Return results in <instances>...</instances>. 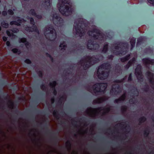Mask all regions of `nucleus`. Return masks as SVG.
I'll use <instances>...</instances> for the list:
<instances>
[{"instance_id": "obj_13", "label": "nucleus", "mask_w": 154, "mask_h": 154, "mask_svg": "<svg viewBox=\"0 0 154 154\" xmlns=\"http://www.w3.org/2000/svg\"><path fill=\"white\" fill-rule=\"evenodd\" d=\"M28 19H30V23L32 25V27H26L25 29V30H26L27 31L29 32H35L37 33L38 34L39 33V31L37 28V27L34 25V23L33 21V18H29V17H28Z\"/></svg>"}, {"instance_id": "obj_2", "label": "nucleus", "mask_w": 154, "mask_h": 154, "mask_svg": "<svg viewBox=\"0 0 154 154\" xmlns=\"http://www.w3.org/2000/svg\"><path fill=\"white\" fill-rule=\"evenodd\" d=\"M87 22L83 19L75 21L73 29V32L76 35H78L80 37L83 35L86 32L87 28Z\"/></svg>"}, {"instance_id": "obj_36", "label": "nucleus", "mask_w": 154, "mask_h": 154, "mask_svg": "<svg viewBox=\"0 0 154 154\" xmlns=\"http://www.w3.org/2000/svg\"><path fill=\"white\" fill-rule=\"evenodd\" d=\"M8 12L10 15H13L14 13L13 11L11 10H9L8 11Z\"/></svg>"}, {"instance_id": "obj_8", "label": "nucleus", "mask_w": 154, "mask_h": 154, "mask_svg": "<svg viewBox=\"0 0 154 154\" xmlns=\"http://www.w3.org/2000/svg\"><path fill=\"white\" fill-rule=\"evenodd\" d=\"M128 45L126 43H120L116 44L115 45V49L116 50V52L115 50L113 53L116 55H121L125 54L127 51Z\"/></svg>"}, {"instance_id": "obj_43", "label": "nucleus", "mask_w": 154, "mask_h": 154, "mask_svg": "<svg viewBox=\"0 0 154 154\" xmlns=\"http://www.w3.org/2000/svg\"><path fill=\"white\" fill-rule=\"evenodd\" d=\"M6 45L8 46H9L10 45V42H9L8 41L6 42Z\"/></svg>"}, {"instance_id": "obj_3", "label": "nucleus", "mask_w": 154, "mask_h": 154, "mask_svg": "<svg viewBox=\"0 0 154 154\" xmlns=\"http://www.w3.org/2000/svg\"><path fill=\"white\" fill-rule=\"evenodd\" d=\"M111 109L109 106H107L105 108L101 107L97 109L91 108H88L86 111V114L93 118H95L99 115H104L109 112Z\"/></svg>"}, {"instance_id": "obj_15", "label": "nucleus", "mask_w": 154, "mask_h": 154, "mask_svg": "<svg viewBox=\"0 0 154 154\" xmlns=\"http://www.w3.org/2000/svg\"><path fill=\"white\" fill-rule=\"evenodd\" d=\"M93 42L91 40H89L88 42V48L89 49L92 50H96L97 49L96 47H98L99 45L97 44L94 45Z\"/></svg>"}, {"instance_id": "obj_26", "label": "nucleus", "mask_w": 154, "mask_h": 154, "mask_svg": "<svg viewBox=\"0 0 154 154\" xmlns=\"http://www.w3.org/2000/svg\"><path fill=\"white\" fill-rule=\"evenodd\" d=\"M61 50H65L66 48V45L65 42L61 43L60 45Z\"/></svg>"}, {"instance_id": "obj_41", "label": "nucleus", "mask_w": 154, "mask_h": 154, "mask_svg": "<svg viewBox=\"0 0 154 154\" xmlns=\"http://www.w3.org/2000/svg\"><path fill=\"white\" fill-rule=\"evenodd\" d=\"M7 14V12L6 11H4L2 12V14L4 16L6 15Z\"/></svg>"}, {"instance_id": "obj_19", "label": "nucleus", "mask_w": 154, "mask_h": 154, "mask_svg": "<svg viewBox=\"0 0 154 154\" xmlns=\"http://www.w3.org/2000/svg\"><path fill=\"white\" fill-rule=\"evenodd\" d=\"M30 14H31L32 16H33L34 17H36L38 19H40L42 17V16L41 15H38L37 13H36L35 11L34 10H31L29 12Z\"/></svg>"}, {"instance_id": "obj_39", "label": "nucleus", "mask_w": 154, "mask_h": 154, "mask_svg": "<svg viewBox=\"0 0 154 154\" xmlns=\"http://www.w3.org/2000/svg\"><path fill=\"white\" fill-rule=\"evenodd\" d=\"M131 79V74H129L128 78V81H130Z\"/></svg>"}, {"instance_id": "obj_50", "label": "nucleus", "mask_w": 154, "mask_h": 154, "mask_svg": "<svg viewBox=\"0 0 154 154\" xmlns=\"http://www.w3.org/2000/svg\"><path fill=\"white\" fill-rule=\"evenodd\" d=\"M54 116H55V114L54 113Z\"/></svg>"}, {"instance_id": "obj_24", "label": "nucleus", "mask_w": 154, "mask_h": 154, "mask_svg": "<svg viewBox=\"0 0 154 154\" xmlns=\"http://www.w3.org/2000/svg\"><path fill=\"white\" fill-rule=\"evenodd\" d=\"M145 38L144 37H140L137 40V46H138L141 42L144 41Z\"/></svg>"}, {"instance_id": "obj_46", "label": "nucleus", "mask_w": 154, "mask_h": 154, "mask_svg": "<svg viewBox=\"0 0 154 154\" xmlns=\"http://www.w3.org/2000/svg\"><path fill=\"white\" fill-rule=\"evenodd\" d=\"M148 134V132H146L145 133V135H147Z\"/></svg>"}, {"instance_id": "obj_29", "label": "nucleus", "mask_w": 154, "mask_h": 154, "mask_svg": "<svg viewBox=\"0 0 154 154\" xmlns=\"http://www.w3.org/2000/svg\"><path fill=\"white\" fill-rule=\"evenodd\" d=\"M148 4L151 6H154V0H147Z\"/></svg>"}, {"instance_id": "obj_51", "label": "nucleus", "mask_w": 154, "mask_h": 154, "mask_svg": "<svg viewBox=\"0 0 154 154\" xmlns=\"http://www.w3.org/2000/svg\"><path fill=\"white\" fill-rule=\"evenodd\" d=\"M13 10L14 11V10H15L14 9Z\"/></svg>"}, {"instance_id": "obj_10", "label": "nucleus", "mask_w": 154, "mask_h": 154, "mask_svg": "<svg viewBox=\"0 0 154 154\" xmlns=\"http://www.w3.org/2000/svg\"><path fill=\"white\" fill-rule=\"evenodd\" d=\"M88 34L94 38V39H98L99 40H104V35L99 30L96 29V26L93 27V30L88 31Z\"/></svg>"}, {"instance_id": "obj_33", "label": "nucleus", "mask_w": 154, "mask_h": 154, "mask_svg": "<svg viewBox=\"0 0 154 154\" xmlns=\"http://www.w3.org/2000/svg\"><path fill=\"white\" fill-rule=\"evenodd\" d=\"M12 51L14 53H17L18 54H19L20 53V52L18 51V49L16 48L13 49H12Z\"/></svg>"}, {"instance_id": "obj_4", "label": "nucleus", "mask_w": 154, "mask_h": 154, "mask_svg": "<svg viewBox=\"0 0 154 154\" xmlns=\"http://www.w3.org/2000/svg\"><path fill=\"white\" fill-rule=\"evenodd\" d=\"M143 61L144 65L149 69L146 75L151 87L154 90V74L150 72L151 71L149 67L150 65L154 64V60L149 58H145L143 59Z\"/></svg>"}, {"instance_id": "obj_31", "label": "nucleus", "mask_w": 154, "mask_h": 154, "mask_svg": "<svg viewBox=\"0 0 154 154\" xmlns=\"http://www.w3.org/2000/svg\"><path fill=\"white\" fill-rule=\"evenodd\" d=\"M9 107L11 108H13V103L12 100H10L8 103Z\"/></svg>"}, {"instance_id": "obj_11", "label": "nucleus", "mask_w": 154, "mask_h": 154, "mask_svg": "<svg viewBox=\"0 0 154 154\" xmlns=\"http://www.w3.org/2000/svg\"><path fill=\"white\" fill-rule=\"evenodd\" d=\"M125 77L123 79L121 80H117L114 83V84L113 85L112 89L110 91L111 93H113L114 92V93L115 94H117L119 92V91H120L121 89L120 88L119 85L118 84L119 83L122 82L123 80L126 79Z\"/></svg>"}, {"instance_id": "obj_44", "label": "nucleus", "mask_w": 154, "mask_h": 154, "mask_svg": "<svg viewBox=\"0 0 154 154\" xmlns=\"http://www.w3.org/2000/svg\"><path fill=\"white\" fill-rule=\"evenodd\" d=\"M113 57L111 55L110 56H109V58L110 59H112Z\"/></svg>"}, {"instance_id": "obj_32", "label": "nucleus", "mask_w": 154, "mask_h": 154, "mask_svg": "<svg viewBox=\"0 0 154 154\" xmlns=\"http://www.w3.org/2000/svg\"><path fill=\"white\" fill-rule=\"evenodd\" d=\"M130 43L132 46V48H133L135 44V40L134 38L131 39L130 40Z\"/></svg>"}, {"instance_id": "obj_9", "label": "nucleus", "mask_w": 154, "mask_h": 154, "mask_svg": "<svg viewBox=\"0 0 154 154\" xmlns=\"http://www.w3.org/2000/svg\"><path fill=\"white\" fill-rule=\"evenodd\" d=\"M44 34L47 38L51 41L54 40L56 37L55 29L51 26H47L45 27L44 30Z\"/></svg>"}, {"instance_id": "obj_14", "label": "nucleus", "mask_w": 154, "mask_h": 154, "mask_svg": "<svg viewBox=\"0 0 154 154\" xmlns=\"http://www.w3.org/2000/svg\"><path fill=\"white\" fill-rule=\"evenodd\" d=\"M141 66L140 65L137 66V68L135 69V76L138 81L142 82L143 81V76L141 71Z\"/></svg>"}, {"instance_id": "obj_37", "label": "nucleus", "mask_w": 154, "mask_h": 154, "mask_svg": "<svg viewBox=\"0 0 154 154\" xmlns=\"http://www.w3.org/2000/svg\"><path fill=\"white\" fill-rule=\"evenodd\" d=\"M25 62L28 64H30L31 63L30 60L29 59H26L25 60Z\"/></svg>"}, {"instance_id": "obj_40", "label": "nucleus", "mask_w": 154, "mask_h": 154, "mask_svg": "<svg viewBox=\"0 0 154 154\" xmlns=\"http://www.w3.org/2000/svg\"><path fill=\"white\" fill-rule=\"evenodd\" d=\"M126 107L125 106H122V109L123 111H125L126 110Z\"/></svg>"}, {"instance_id": "obj_27", "label": "nucleus", "mask_w": 154, "mask_h": 154, "mask_svg": "<svg viewBox=\"0 0 154 154\" xmlns=\"http://www.w3.org/2000/svg\"><path fill=\"white\" fill-rule=\"evenodd\" d=\"M130 55H129L125 57H123L121 59V61L122 62H124L128 60L130 58Z\"/></svg>"}, {"instance_id": "obj_16", "label": "nucleus", "mask_w": 154, "mask_h": 154, "mask_svg": "<svg viewBox=\"0 0 154 154\" xmlns=\"http://www.w3.org/2000/svg\"><path fill=\"white\" fill-rule=\"evenodd\" d=\"M16 20H17V22L15 21L11 22L10 23L11 25H16L19 26L20 25V23H21L22 22H25V20L23 19H21L19 17H17L16 18Z\"/></svg>"}, {"instance_id": "obj_35", "label": "nucleus", "mask_w": 154, "mask_h": 154, "mask_svg": "<svg viewBox=\"0 0 154 154\" xmlns=\"http://www.w3.org/2000/svg\"><path fill=\"white\" fill-rule=\"evenodd\" d=\"M134 98L133 97L132 99H131L129 100V102L130 103L132 104L134 103Z\"/></svg>"}, {"instance_id": "obj_38", "label": "nucleus", "mask_w": 154, "mask_h": 154, "mask_svg": "<svg viewBox=\"0 0 154 154\" xmlns=\"http://www.w3.org/2000/svg\"><path fill=\"white\" fill-rule=\"evenodd\" d=\"M80 133H82V134H85L86 132V131H82V128H81L80 131Z\"/></svg>"}, {"instance_id": "obj_17", "label": "nucleus", "mask_w": 154, "mask_h": 154, "mask_svg": "<svg viewBox=\"0 0 154 154\" xmlns=\"http://www.w3.org/2000/svg\"><path fill=\"white\" fill-rule=\"evenodd\" d=\"M107 99L108 98L106 97L103 96L94 100L93 101V103L94 104L100 103Z\"/></svg>"}, {"instance_id": "obj_23", "label": "nucleus", "mask_w": 154, "mask_h": 154, "mask_svg": "<svg viewBox=\"0 0 154 154\" xmlns=\"http://www.w3.org/2000/svg\"><path fill=\"white\" fill-rule=\"evenodd\" d=\"M19 42L25 43V44L27 48H28V46L29 45L28 42H26V39L25 38H22L20 39L19 41Z\"/></svg>"}, {"instance_id": "obj_18", "label": "nucleus", "mask_w": 154, "mask_h": 154, "mask_svg": "<svg viewBox=\"0 0 154 154\" xmlns=\"http://www.w3.org/2000/svg\"><path fill=\"white\" fill-rule=\"evenodd\" d=\"M19 31V30L17 29H14L12 30L7 31V34L9 36H12V38H14L15 36L13 33L17 32Z\"/></svg>"}, {"instance_id": "obj_12", "label": "nucleus", "mask_w": 154, "mask_h": 154, "mask_svg": "<svg viewBox=\"0 0 154 154\" xmlns=\"http://www.w3.org/2000/svg\"><path fill=\"white\" fill-rule=\"evenodd\" d=\"M52 20L54 23L57 26H61L63 23L62 19L59 17L56 14L53 15L52 17Z\"/></svg>"}, {"instance_id": "obj_45", "label": "nucleus", "mask_w": 154, "mask_h": 154, "mask_svg": "<svg viewBox=\"0 0 154 154\" xmlns=\"http://www.w3.org/2000/svg\"><path fill=\"white\" fill-rule=\"evenodd\" d=\"M51 102L52 103H53L54 101V98H52L51 100Z\"/></svg>"}, {"instance_id": "obj_7", "label": "nucleus", "mask_w": 154, "mask_h": 154, "mask_svg": "<svg viewBox=\"0 0 154 154\" xmlns=\"http://www.w3.org/2000/svg\"><path fill=\"white\" fill-rule=\"evenodd\" d=\"M107 85L106 83L97 84L94 85L91 89L88 91L96 95L104 93Z\"/></svg>"}, {"instance_id": "obj_20", "label": "nucleus", "mask_w": 154, "mask_h": 154, "mask_svg": "<svg viewBox=\"0 0 154 154\" xmlns=\"http://www.w3.org/2000/svg\"><path fill=\"white\" fill-rule=\"evenodd\" d=\"M51 0H45V2H44L43 5L46 8L51 7Z\"/></svg>"}, {"instance_id": "obj_25", "label": "nucleus", "mask_w": 154, "mask_h": 154, "mask_svg": "<svg viewBox=\"0 0 154 154\" xmlns=\"http://www.w3.org/2000/svg\"><path fill=\"white\" fill-rule=\"evenodd\" d=\"M134 62V59L133 58L132 60H130L128 64L126 65L125 66V68L126 69H128L129 68V67Z\"/></svg>"}, {"instance_id": "obj_21", "label": "nucleus", "mask_w": 154, "mask_h": 154, "mask_svg": "<svg viewBox=\"0 0 154 154\" xmlns=\"http://www.w3.org/2000/svg\"><path fill=\"white\" fill-rule=\"evenodd\" d=\"M56 85V82L55 81H54L50 83V86L53 88L54 90V95H56L57 94L56 91L55 89V87Z\"/></svg>"}, {"instance_id": "obj_5", "label": "nucleus", "mask_w": 154, "mask_h": 154, "mask_svg": "<svg viewBox=\"0 0 154 154\" xmlns=\"http://www.w3.org/2000/svg\"><path fill=\"white\" fill-rule=\"evenodd\" d=\"M110 67V65L108 63L104 64L99 66L97 73L98 78L102 80L106 78L109 75L108 71Z\"/></svg>"}, {"instance_id": "obj_42", "label": "nucleus", "mask_w": 154, "mask_h": 154, "mask_svg": "<svg viewBox=\"0 0 154 154\" xmlns=\"http://www.w3.org/2000/svg\"><path fill=\"white\" fill-rule=\"evenodd\" d=\"M3 41H5L7 40V38L5 37H3Z\"/></svg>"}, {"instance_id": "obj_22", "label": "nucleus", "mask_w": 154, "mask_h": 154, "mask_svg": "<svg viewBox=\"0 0 154 154\" xmlns=\"http://www.w3.org/2000/svg\"><path fill=\"white\" fill-rule=\"evenodd\" d=\"M125 94H124L119 99H116L115 100V103H118L120 102L123 101L125 100Z\"/></svg>"}, {"instance_id": "obj_1", "label": "nucleus", "mask_w": 154, "mask_h": 154, "mask_svg": "<svg viewBox=\"0 0 154 154\" xmlns=\"http://www.w3.org/2000/svg\"><path fill=\"white\" fill-rule=\"evenodd\" d=\"M57 7L60 12L64 16H68L72 13V4L69 0H58Z\"/></svg>"}, {"instance_id": "obj_30", "label": "nucleus", "mask_w": 154, "mask_h": 154, "mask_svg": "<svg viewBox=\"0 0 154 154\" xmlns=\"http://www.w3.org/2000/svg\"><path fill=\"white\" fill-rule=\"evenodd\" d=\"M1 24L2 26L5 28H7L8 26V23H5V22H2Z\"/></svg>"}, {"instance_id": "obj_48", "label": "nucleus", "mask_w": 154, "mask_h": 154, "mask_svg": "<svg viewBox=\"0 0 154 154\" xmlns=\"http://www.w3.org/2000/svg\"><path fill=\"white\" fill-rule=\"evenodd\" d=\"M40 73H41V75H42V72H40Z\"/></svg>"}, {"instance_id": "obj_47", "label": "nucleus", "mask_w": 154, "mask_h": 154, "mask_svg": "<svg viewBox=\"0 0 154 154\" xmlns=\"http://www.w3.org/2000/svg\"><path fill=\"white\" fill-rule=\"evenodd\" d=\"M43 86H41V88H42V89L43 90H44V89H43Z\"/></svg>"}, {"instance_id": "obj_6", "label": "nucleus", "mask_w": 154, "mask_h": 154, "mask_svg": "<svg viewBox=\"0 0 154 154\" xmlns=\"http://www.w3.org/2000/svg\"><path fill=\"white\" fill-rule=\"evenodd\" d=\"M99 59L98 58H96L95 56L91 57L88 56L85 57L84 60H81L80 62V64L85 69H86L94 63L97 62L99 61Z\"/></svg>"}, {"instance_id": "obj_34", "label": "nucleus", "mask_w": 154, "mask_h": 154, "mask_svg": "<svg viewBox=\"0 0 154 154\" xmlns=\"http://www.w3.org/2000/svg\"><path fill=\"white\" fill-rule=\"evenodd\" d=\"M146 120V118L145 117H142L140 119V122H143Z\"/></svg>"}, {"instance_id": "obj_49", "label": "nucleus", "mask_w": 154, "mask_h": 154, "mask_svg": "<svg viewBox=\"0 0 154 154\" xmlns=\"http://www.w3.org/2000/svg\"><path fill=\"white\" fill-rule=\"evenodd\" d=\"M145 91H148V90H146Z\"/></svg>"}, {"instance_id": "obj_28", "label": "nucleus", "mask_w": 154, "mask_h": 154, "mask_svg": "<svg viewBox=\"0 0 154 154\" xmlns=\"http://www.w3.org/2000/svg\"><path fill=\"white\" fill-rule=\"evenodd\" d=\"M108 43H106L104 46L102 51L103 53H105L107 51L108 49Z\"/></svg>"}]
</instances>
